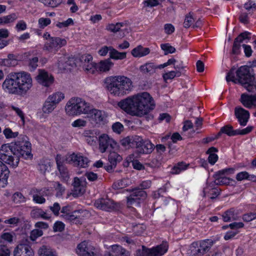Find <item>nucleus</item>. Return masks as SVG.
<instances>
[{
    "instance_id": "1",
    "label": "nucleus",
    "mask_w": 256,
    "mask_h": 256,
    "mask_svg": "<svg viewBox=\"0 0 256 256\" xmlns=\"http://www.w3.org/2000/svg\"><path fill=\"white\" fill-rule=\"evenodd\" d=\"M118 106L132 116L142 117L154 110L155 104L149 93L142 92L122 100Z\"/></svg>"
},
{
    "instance_id": "2",
    "label": "nucleus",
    "mask_w": 256,
    "mask_h": 256,
    "mask_svg": "<svg viewBox=\"0 0 256 256\" xmlns=\"http://www.w3.org/2000/svg\"><path fill=\"white\" fill-rule=\"evenodd\" d=\"M104 87L114 96H122L129 94L132 88L131 80L124 76H110L104 79Z\"/></svg>"
},
{
    "instance_id": "3",
    "label": "nucleus",
    "mask_w": 256,
    "mask_h": 256,
    "mask_svg": "<svg viewBox=\"0 0 256 256\" xmlns=\"http://www.w3.org/2000/svg\"><path fill=\"white\" fill-rule=\"evenodd\" d=\"M252 68L248 66H243L236 71V77L235 78L234 70H231L227 74L226 80L232 81L236 84H240L249 92L256 90V80L254 75L250 72Z\"/></svg>"
},
{
    "instance_id": "4",
    "label": "nucleus",
    "mask_w": 256,
    "mask_h": 256,
    "mask_svg": "<svg viewBox=\"0 0 256 256\" xmlns=\"http://www.w3.org/2000/svg\"><path fill=\"white\" fill-rule=\"evenodd\" d=\"M92 109L90 104L80 98H72L66 104V111L69 115L89 114Z\"/></svg>"
},
{
    "instance_id": "5",
    "label": "nucleus",
    "mask_w": 256,
    "mask_h": 256,
    "mask_svg": "<svg viewBox=\"0 0 256 256\" xmlns=\"http://www.w3.org/2000/svg\"><path fill=\"white\" fill-rule=\"evenodd\" d=\"M14 144H2L0 148V160L16 168L18 166L19 159L15 156Z\"/></svg>"
},
{
    "instance_id": "6",
    "label": "nucleus",
    "mask_w": 256,
    "mask_h": 256,
    "mask_svg": "<svg viewBox=\"0 0 256 256\" xmlns=\"http://www.w3.org/2000/svg\"><path fill=\"white\" fill-rule=\"evenodd\" d=\"M26 136H23L22 141H18L14 144L15 156H18L19 160L20 156L25 159L31 158L32 157L31 144L26 140Z\"/></svg>"
},
{
    "instance_id": "7",
    "label": "nucleus",
    "mask_w": 256,
    "mask_h": 256,
    "mask_svg": "<svg viewBox=\"0 0 256 256\" xmlns=\"http://www.w3.org/2000/svg\"><path fill=\"white\" fill-rule=\"evenodd\" d=\"M20 96H25L32 86V80L30 74L25 72H16Z\"/></svg>"
},
{
    "instance_id": "8",
    "label": "nucleus",
    "mask_w": 256,
    "mask_h": 256,
    "mask_svg": "<svg viewBox=\"0 0 256 256\" xmlns=\"http://www.w3.org/2000/svg\"><path fill=\"white\" fill-rule=\"evenodd\" d=\"M168 249L167 242H162V244L151 249L147 248L145 246H142V250H136L137 256H162L166 253Z\"/></svg>"
},
{
    "instance_id": "9",
    "label": "nucleus",
    "mask_w": 256,
    "mask_h": 256,
    "mask_svg": "<svg viewBox=\"0 0 256 256\" xmlns=\"http://www.w3.org/2000/svg\"><path fill=\"white\" fill-rule=\"evenodd\" d=\"M16 78V72L10 73L6 78L2 84V86L7 92L20 96V92Z\"/></svg>"
},
{
    "instance_id": "10",
    "label": "nucleus",
    "mask_w": 256,
    "mask_h": 256,
    "mask_svg": "<svg viewBox=\"0 0 256 256\" xmlns=\"http://www.w3.org/2000/svg\"><path fill=\"white\" fill-rule=\"evenodd\" d=\"M136 152L140 154H150L154 148V146L150 140H144L141 137L136 136L134 141Z\"/></svg>"
},
{
    "instance_id": "11",
    "label": "nucleus",
    "mask_w": 256,
    "mask_h": 256,
    "mask_svg": "<svg viewBox=\"0 0 256 256\" xmlns=\"http://www.w3.org/2000/svg\"><path fill=\"white\" fill-rule=\"evenodd\" d=\"M99 150L102 153L105 152L110 148H114L117 146V143L108 134H101L98 139Z\"/></svg>"
},
{
    "instance_id": "12",
    "label": "nucleus",
    "mask_w": 256,
    "mask_h": 256,
    "mask_svg": "<svg viewBox=\"0 0 256 256\" xmlns=\"http://www.w3.org/2000/svg\"><path fill=\"white\" fill-rule=\"evenodd\" d=\"M66 44V40L64 38L59 37H53L48 41H46L44 47V50L52 52L54 50L57 51L59 48Z\"/></svg>"
},
{
    "instance_id": "13",
    "label": "nucleus",
    "mask_w": 256,
    "mask_h": 256,
    "mask_svg": "<svg viewBox=\"0 0 256 256\" xmlns=\"http://www.w3.org/2000/svg\"><path fill=\"white\" fill-rule=\"evenodd\" d=\"M94 206L97 208L106 211H112L118 208L117 204L112 200L104 198L96 200L94 202Z\"/></svg>"
},
{
    "instance_id": "14",
    "label": "nucleus",
    "mask_w": 256,
    "mask_h": 256,
    "mask_svg": "<svg viewBox=\"0 0 256 256\" xmlns=\"http://www.w3.org/2000/svg\"><path fill=\"white\" fill-rule=\"evenodd\" d=\"M34 254L32 249L26 241L18 244L14 251V256H33Z\"/></svg>"
},
{
    "instance_id": "15",
    "label": "nucleus",
    "mask_w": 256,
    "mask_h": 256,
    "mask_svg": "<svg viewBox=\"0 0 256 256\" xmlns=\"http://www.w3.org/2000/svg\"><path fill=\"white\" fill-rule=\"evenodd\" d=\"M253 126H248L246 128L242 130H236L233 129V127L230 125L225 126L220 128V132L226 134L230 136H234L236 135H245L250 133L252 130Z\"/></svg>"
},
{
    "instance_id": "16",
    "label": "nucleus",
    "mask_w": 256,
    "mask_h": 256,
    "mask_svg": "<svg viewBox=\"0 0 256 256\" xmlns=\"http://www.w3.org/2000/svg\"><path fill=\"white\" fill-rule=\"evenodd\" d=\"M80 66L85 72L94 74V63L92 62V57L90 54H84L80 58Z\"/></svg>"
},
{
    "instance_id": "17",
    "label": "nucleus",
    "mask_w": 256,
    "mask_h": 256,
    "mask_svg": "<svg viewBox=\"0 0 256 256\" xmlns=\"http://www.w3.org/2000/svg\"><path fill=\"white\" fill-rule=\"evenodd\" d=\"M94 250L93 246L84 241L78 244L76 252L79 256H94Z\"/></svg>"
},
{
    "instance_id": "18",
    "label": "nucleus",
    "mask_w": 256,
    "mask_h": 256,
    "mask_svg": "<svg viewBox=\"0 0 256 256\" xmlns=\"http://www.w3.org/2000/svg\"><path fill=\"white\" fill-rule=\"evenodd\" d=\"M89 114L90 118L96 124H104L106 122L107 115L104 111L92 108Z\"/></svg>"
},
{
    "instance_id": "19",
    "label": "nucleus",
    "mask_w": 256,
    "mask_h": 256,
    "mask_svg": "<svg viewBox=\"0 0 256 256\" xmlns=\"http://www.w3.org/2000/svg\"><path fill=\"white\" fill-rule=\"evenodd\" d=\"M234 114L242 126H245L250 118L249 112L242 107H236L234 110Z\"/></svg>"
},
{
    "instance_id": "20",
    "label": "nucleus",
    "mask_w": 256,
    "mask_h": 256,
    "mask_svg": "<svg viewBox=\"0 0 256 256\" xmlns=\"http://www.w3.org/2000/svg\"><path fill=\"white\" fill-rule=\"evenodd\" d=\"M36 80L39 84L42 86H48L53 82L54 78L47 72L43 70H40L38 74L36 76Z\"/></svg>"
},
{
    "instance_id": "21",
    "label": "nucleus",
    "mask_w": 256,
    "mask_h": 256,
    "mask_svg": "<svg viewBox=\"0 0 256 256\" xmlns=\"http://www.w3.org/2000/svg\"><path fill=\"white\" fill-rule=\"evenodd\" d=\"M70 162H71L75 166L86 168L88 165V158L80 154L74 153L70 156Z\"/></svg>"
},
{
    "instance_id": "22",
    "label": "nucleus",
    "mask_w": 256,
    "mask_h": 256,
    "mask_svg": "<svg viewBox=\"0 0 256 256\" xmlns=\"http://www.w3.org/2000/svg\"><path fill=\"white\" fill-rule=\"evenodd\" d=\"M10 175V170L0 160V188L6 187Z\"/></svg>"
},
{
    "instance_id": "23",
    "label": "nucleus",
    "mask_w": 256,
    "mask_h": 256,
    "mask_svg": "<svg viewBox=\"0 0 256 256\" xmlns=\"http://www.w3.org/2000/svg\"><path fill=\"white\" fill-rule=\"evenodd\" d=\"M146 196L147 194L144 190L140 189V188H134L132 190L130 196L127 198L128 202L132 204L136 200L144 199Z\"/></svg>"
},
{
    "instance_id": "24",
    "label": "nucleus",
    "mask_w": 256,
    "mask_h": 256,
    "mask_svg": "<svg viewBox=\"0 0 256 256\" xmlns=\"http://www.w3.org/2000/svg\"><path fill=\"white\" fill-rule=\"evenodd\" d=\"M240 102L246 108H252L256 107V95L243 94L240 97Z\"/></svg>"
},
{
    "instance_id": "25",
    "label": "nucleus",
    "mask_w": 256,
    "mask_h": 256,
    "mask_svg": "<svg viewBox=\"0 0 256 256\" xmlns=\"http://www.w3.org/2000/svg\"><path fill=\"white\" fill-rule=\"evenodd\" d=\"M204 197L206 196L210 197V199H214L220 194L219 190L214 188V183L207 184L206 186L203 190Z\"/></svg>"
},
{
    "instance_id": "26",
    "label": "nucleus",
    "mask_w": 256,
    "mask_h": 256,
    "mask_svg": "<svg viewBox=\"0 0 256 256\" xmlns=\"http://www.w3.org/2000/svg\"><path fill=\"white\" fill-rule=\"evenodd\" d=\"M30 52H26L24 54V60L28 66L30 71H34L38 66V58L37 56L30 57Z\"/></svg>"
},
{
    "instance_id": "27",
    "label": "nucleus",
    "mask_w": 256,
    "mask_h": 256,
    "mask_svg": "<svg viewBox=\"0 0 256 256\" xmlns=\"http://www.w3.org/2000/svg\"><path fill=\"white\" fill-rule=\"evenodd\" d=\"M158 68L159 69L158 65L152 62H146L140 67V70L142 74L150 76L154 74Z\"/></svg>"
},
{
    "instance_id": "28",
    "label": "nucleus",
    "mask_w": 256,
    "mask_h": 256,
    "mask_svg": "<svg viewBox=\"0 0 256 256\" xmlns=\"http://www.w3.org/2000/svg\"><path fill=\"white\" fill-rule=\"evenodd\" d=\"M56 163L58 169V170L62 178L66 181L69 178L68 170L66 167L63 164L61 160V156L58 154L56 158Z\"/></svg>"
},
{
    "instance_id": "29",
    "label": "nucleus",
    "mask_w": 256,
    "mask_h": 256,
    "mask_svg": "<svg viewBox=\"0 0 256 256\" xmlns=\"http://www.w3.org/2000/svg\"><path fill=\"white\" fill-rule=\"evenodd\" d=\"M114 64L110 61V58L104 60H101L98 64H94V70H98L100 72H106L110 70L112 66Z\"/></svg>"
},
{
    "instance_id": "30",
    "label": "nucleus",
    "mask_w": 256,
    "mask_h": 256,
    "mask_svg": "<svg viewBox=\"0 0 256 256\" xmlns=\"http://www.w3.org/2000/svg\"><path fill=\"white\" fill-rule=\"evenodd\" d=\"M214 177L215 179L214 183L216 185H228L232 180V178L226 176L225 174H219L218 171L214 174Z\"/></svg>"
},
{
    "instance_id": "31",
    "label": "nucleus",
    "mask_w": 256,
    "mask_h": 256,
    "mask_svg": "<svg viewBox=\"0 0 256 256\" xmlns=\"http://www.w3.org/2000/svg\"><path fill=\"white\" fill-rule=\"evenodd\" d=\"M80 180L76 177L74 178L72 184L74 186V195L79 196L83 194L85 192L84 186L82 184Z\"/></svg>"
},
{
    "instance_id": "32",
    "label": "nucleus",
    "mask_w": 256,
    "mask_h": 256,
    "mask_svg": "<svg viewBox=\"0 0 256 256\" xmlns=\"http://www.w3.org/2000/svg\"><path fill=\"white\" fill-rule=\"evenodd\" d=\"M222 218L224 222H228L237 220L238 216L234 208H231L224 212Z\"/></svg>"
},
{
    "instance_id": "33",
    "label": "nucleus",
    "mask_w": 256,
    "mask_h": 256,
    "mask_svg": "<svg viewBox=\"0 0 256 256\" xmlns=\"http://www.w3.org/2000/svg\"><path fill=\"white\" fill-rule=\"evenodd\" d=\"M150 52V50L148 48H143L139 46L132 50V54L134 57H142L148 54Z\"/></svg>"
},
{
    "instance_id": "34",
    "label": "nucleus",
    "mask_w": 256,
    "mask_h": 256,
    "mask_svg": "<svg viewBox=\"0 0 256 256\" xmlns=\"http://www.w3.org/2000/svg\"><path fill=\"white\" fill-rule=\"evenodd\" d=\"M188 254L189 256H202L204 254L198 245V242H194L191 244Z\"/></svg>"
},
{
    "instance_id": "35",
    "label": "nucleus",
    "mask_w": 256,
    "mask_h": 256,
    "mask_svg": "<svg viewBox=\"0 0 256 256\" xmlns=\"http://www.w3.org/2000/svg\"><path fill=\"white\" fill-rule=\"evenodd\" d=\"M198 242V245L204 254L208 252L210 250L214 243L213 240L209 239L204 240Z\"/></svg>"
},
{
    "instance_id": "36",
    "label": "nucleus",
    "mask_w": 256,
    "mask_h": 256,
    "mask_svg": "<svg viewBox=\"0 0 256 256\" xmlns=\"http://www.w3.org/2000/svg\"><path fill=\"white\" fill-rule=\"evenodd\" d=\"M56 106V104L47 98L42 107V112L44 114H48L52 112Z\"/></svg>"
},
{
    "instance_id": "37",
    "label": "nucleus",
    "mask_w": 256,
    "mask_h": 256,
    "mask_svg": "<svg viewBox=\"0 0 256 256\" xmlns=\"http://www.w3.org/2000/svg\"><path fill=\"white\" fill-rule=\"evenodd\" d=\"M30 216L32 218H42L44 220H48L50 218L41 208L33 209L30 212Z\"/></svg>"
},
{
    "instance_id": "38",
    "label": "nucleus",
    "mask_w": 256,
    "mask_h": 256,
    "mask_svg": "<svg viewBox=\"0 0 256 256\" xmlns=\"http://www.w3.org/2000/svg\"><path fill=\"white\" fill-rule=\"evenodd\" d=\"M38 254L39 256H56V252L46 246H42L38 250Z\"/></svg>"
},
{
    "instance_id": "39",
    "label": "nucleus",
    "mask_w": 256,
    "mask_h": 256,
    "mask_svg": "<svg viewBox=\"0 0 256 256\" xmlns=\"http://www.w3.org/2000/svg\"><path fill=\"white\" fill-rule=\"evenodd\" d=\"M108 159L110 164H112L114 167H116L117 164L120 162L122 158V156L116 152H110L108 155Z\"/></svg>"
},
{
    "instance_id": "40",
    "label": "nucleus",
    "mask_w": 256,
    "mask_h": 256,
    "mask_svg": "<svg viewBox=\"0 0 256 256\" xmlns=\"http://www.w3.org/2000/svg\"><path fill=\"white\" fill-rule=\"evenodd\" d=\"M84 212L85 211L82 210H75L72 214L69 212L68 214H63L62 215V216L66 220H69L70 222H74L76 220L80 218V214Z\"/></svg>"
},
{
    "instance_id": "41",
    "label": "nucleus",
    "mask_w": 256,
    "mask_h": 256,
    "mask_svg": "<svg viewBox=\"0 0 256 256\" xmlns=\"http://www.w3.org/2000/svg\"><path fill=\"white\" fill-rule=\"evenodd\" d=\"M112 250L116 256H130V252L123 248L122 246L118 245L112 246Z\"/></svg>"
},
{
    "instance_id": "42",
    "label": "nucleus",
    "mask_w": 256,
    "mask_h": 256,
    "mask_svg": "<svg viewBox=\"0 0 256 256\" xmlns=\"http://www.w3.org/2000/svg\"><path fill=\"white\" fill-rule=\"evenodd\" d=\"M64 98V94L61 92H56L50 95L47 98L50 100L55 104L56 106Z\"/></svg>"
},
{
    "instance_id": "43",
    "label": "nucleus",
    "mask_w": 256,
    "mask_h": 256,
    "mask_svg": "<svg viewBox=\"0 0 256 256\" xmlns=\"http://www.w3.org/2000/svg\"><path fill=\"white\" fill-rule=\"evenodd\" d=\"M126 52H120L112 48V50L110 51V57L114 60H122L126 58Z\"/></svg>"
},
{
    "instance_id": "44",
    "label": "nucleus",
    "mask_w": 256,
    "mask_h": 256,
    "mask_svg": "<svg viewBox=\"0 0 256 256\" xmlns=\"http://www.w3.org/2000/svg\"><path fill=\"white\" fill-rule=\"evenodd\" d=\"M136 136L132 138L126 137L121 140V144L126 148H134L135 146V140Z\"/></svg>"
},
{
    "instance_id": "45",
    "label": "nucleus",
    "mask_w": 256,
    "mask_h": 256,
    "mask_svg": "<svg viewBox=\"0 0 256 256\" xmlns=\"http://www.w3.org/2000/svg\"><path fill=\"white\" fill-rule=\"evenodd\" d=\"M195 21V18L194 16V13L190 12L185 16L184 21V26L186 28L190 27L192 24H194Z\"/></svg>"
},
{
    "instance_id": "46",
    "label": "nucleus",
    "mask_w": 256,
    "mask_h": 256,
    "mask_svg": "<svg viewBox=\"0 0 256 256\" xmlns=\"http://www.w3.org/2000/svg\"><path fill=\"white\" fill-rule=\"evenodd\" d=\"M129 184V180L128 179H122L120 180L113 184V188L114 189H122Z\"/></svg>"
},
{
    "instance_id": "47",
    "label": "nucleus",
    "mask_w": 256,
    "mask_h": 256,
    "mask_svg": "<svg viewBox=\"0 0 256 256\" xmlns=\"http://www.w3.org/2000/svg\"><path fill=\"white\" fill-rule=\"evenodd\" d=\"M124 24L118 22L116 24H108L106 26V30H108L116 33L120 30V28L123 26Z\"/></svg>"
},
{
    "instance_id": "48",
    "label": "nucleus",
    "mask_w": 256,
    "mask_h": 256,
    "mask_svg": "<svg viewBox=\"0 0 256 256\" xmlns=\"http://www.w3.org/2000/svg\"><path fill=\"white\" fill-rule=\"evenodd\" d=\"M2 18L3 24H4L14 22L17 20L18 16L16 13H12L10 14L2 17Z\"/></svg>"
},
{
    "instance_id": "49",
    "label": "nucleus",
    "mask_w": 256,
    "mask_h": 256,
    "mask_svg": "<svg viewBox=\"0 0 256 256\" xmlns=\"http://www.w3.org/2000/svg\"><path fill=\"white\" fill-rule=\"evenodd\" d=\"M161 48L164 52V54H173L176 52V48L169 44H160Z\"/></svg>"
},
{
    "instance_id": "50",
    "label": "nucleus",
    "mask_w": 256,
    "mask_h": 256,
    "mask_svg": "<svg viewBox=\"0 0 256 256\" xmlns=\"http://www.w3.org/2000/svg\"><path fill=\"white\" fill-rule=\"evenodd\" d=\"M18 64L17 60H12L8 58L0 59V66H14Z\"/></svg>"
},
{
    "instance_id": "51",
    "label": "nucleus",
    "mask_w": 256,
    "mask_h": 256,
    "mask_svg": "<svg viewBox=\"0 0 256 256\" xmlns=\"http://www.w3.org/2000/svg\"><path fill=\"white\" fill-rule=\"evenodd\" d=\"M3 133L6 138H15L18 135V132H13L10 128H6Z\"/></svg>"
},
{
    "instance_id": "52",
    "label": "nucleus",
    "mask_w": 256,
    "mask_h": 256,
    "mask_svg": "<svg viewBox=\"0 0 256 256\" xmlns=\"http://www.w3.org/2000/svg\"><path fill=\"white\" fill-rule=\"evenodd\" d=\"M186 168L187 166L184 162H179L178 164L176 166H174L173 168L172 172L174 174H179L182 170H186Z\"/></svg>"
},
{
    "instance_id": "53",
    "label": "nucleus",
    "mask_w": 256,
    "mask_h": 256,
    "mask_svg": "<svg viewBox=\"0 0 256 256\" xmlns=\"http://www.w3.org/2000/svg\"><path fill=\"white\" fill-rule=\"evenodd\" d=\"M13 200L16 203H21L26 202V198L20 192H15L13 195Z\"/></svg>"
},
{
    "instance_id": "54",
    "label": "nucleus",
    "mask_w": 256,
    "mask_h": 256,
    "mask_svg": "<svg viewBox=\"0 0 256 256\" xmlns=\"http://www.w3.org/2000/svg\"><path fill=\"white\" fill-rule=\"evenodd\" d=\"M43 234V232L39 229H34L32 230L30 232V238L34 241L38 238L41 236Z\"/></svg>"
},
{
    "instance_id": "55",
    "label": "nucleus",
    "mask_w": 256,
    "mask_h": 256,
    "mask_svg": "<svg viewBox=\"0 0 256 256\" xmlns=\"http://www.w3.org/2000/svg\"><path fill=\"white\" fill-rule=\"evenodd\" d=\"M56 190H57V196L62 195L65 190L64 188L58 182H55L53 184Z\"/></svg>"
},
{
    "instance_id": "56",
    "label": "nucleus",
    "mask_w": 256,
    "mask_h": 256,
    "mask_svg": "<svg viewBox=\"0 0 256 256\" xmlns=\"http://www.w3.org/2000/svg\"><path fill=\"white\" fill-rule=\"evenodd\" d=\"M4 222L6 224L16 226L20 222V219L18 217H12L6 220Z\"/></svg>"
},
{
    "instance_id": "57",
    "label": "nucleus",
    "mask_w": 256,
    "mask_h": 256,
    "mask_svg": "<svg viewBox=\"0 0 256 256\" xmlns=\"http://www.w3.org/2000/svg\"><path fill=\"white\" fill-rule=\"evenodd\" d=\"M244 8L248 12L255 10H256V4L254 2L249 0L244 4Z\"/></svg>"
},
{
    "instance_id": "58",
    "label": "nucleus",
    "mask_w": 256,
    "mask_h": 256,
    "mask_svg": "<svg viewBox=\"0 0 256 256\" xmlns=\"http://www.w3.org/2000/svg\"><path fill=\"white\" fill-rule=\"evenodd\" d=\"M112 129L114 132L120 134L123 130L124 126L121 123L116 122L112 125Z\"/></svg>"
},
{
    "instance_id": "59",
    "label": "nucleus",
    "mask_w": 256,
    "mask_h": 256,
    "mask_svg": "<svg viewBox=\"0 0 256 256\" xmlns=\"http://www.w3.org/2000/svg\"><path fill=\"white\" fill-rule=\"evenodd\" d=\"M49 208L55 216H58L59 214L60 206L58 202H54L52 206H50Z\"/></svg>"
},
{
    "instance_id": "60",
    "label": "nucleus",
    "mask_w": 256,
    "mask_h": 256,
    "mask_svg": "<svg viewBox=\"0 0 256 256\" xmlns=\"http://www.w3.org/2000/svg\"><path fill=\"white\" fill-rule=\"evenodd\" d=\"M32 200L34 202L37 204H42L46 202V199L38 194H34L32 196Z\"/></svg>"
},
{
    "instance_id": "61",
    "label": "nucleus",
    "mask_w": 256,
    "mask_h": 256,
    "mask_svg": "<svg viewBox=\"0 0 256 256\" xmlns=\"http://www.w3.org/2000/svg\"><path fill=\"white\" fill-rule=\"evenodd\" d=\"M64 228V224L63 222L58 221L54 225L53 229L54 232H62Z\"/></svg>"
},
{
    "instance_id": "62",
    "label": "nucleus",
    "mask_w": 256,
    "mask_h": 256,
    "mask_svg": "<svg viewBox=\"0 0 256 256\" xmlns=\"http://www.w3.org/2000/svg\"><path fill=\"white\" fill-rule=\"evenodd\" d=\"M86 122L84 120L82 119H78L76 120H74L72 124V126L73 127L76 128H80V127H84L86 126Z\"/></svg>"
},
{
    "instance_id": "63",
    "label": "nucleus",
    "mask_w": 256,
    "mask_h": 256,
    "mask_svg": "<svg viewBox=\"0 0 256 256\" xmlns=\"http://www.w3.org/2000/svg\"><path fill=\"white\" fill-rule=\"evenodd\" d=\"M15 28L17 31L24 30L27 28V25L25 22L20 20L18 22Z\"/></svg>"
},
{
    "instance_id": "64",
    "label": "nucleus",
    "mask_w": 256,
    "mask_h": 256,
    "mask_svg": "<svg viewBox=\"0 0 256 256\" xmlns=\"http://www.w3.org/2000/svg\"><path fill=\"white\" fill-rule=\"evenodd\" d=\"M10 251L9 248L4 245L0 246V256H10Z\"/></svg>"
}]
</instances>
